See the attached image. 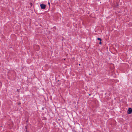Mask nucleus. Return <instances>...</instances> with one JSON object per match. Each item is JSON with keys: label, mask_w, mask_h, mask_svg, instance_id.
Instances as JSON below:
<instances>
[{"label": "nucleus", "mask_w": 132, "mask_h": 132, "mask_svg": "<svg viewBox=\"0 0 132 132\" xmlns=\"http://www.w3.org/2000/svg\"><path fill=\"white\" fill-rule=\"evenodd\" d=\"M97 39L98 40H99L100 41H101V39L100 38H98Z\"/></svg>", "instance_id": "obj_3"}, {"label": "nucleus", "mask_w": 132, "mask_h": 132, "mask_svg": "<svg viewBox=\"0 0 132 132\" xmlns=\"http://www.w3.org/2000/svg\"><path fill=\"white\" fill-rule=\"evenodd\" d=\"M99 44H102V43H101V41L99 43Z\"/></svg>", "instance_id": "obj_4"}, {"label": "nucleus", "mask_w": 132, "mask_h": 132, "mask_svg": "<svg viewBox=\"0 0 132 132\" xmlns=\"http://www.w3.org/2000/svg\"><path fill=\"white\" fill-rule=\"evenodd\" d=\"M40 6L42 9H44L45 8L46 5L43 4H40Z\"/></svg>", "instance_id": "obj_1"}, {"label": "nucleus", "mask_w": 132, "mask_h": 132, "mask_svg": "<svg viewBox=\"0 0 132 132\" xmlns=\"http://www.w3.org/2000/svg\"><path fill=\"white\" fill-rule=\"evenodd\" d=\"M132 112V109L131 108H129L128 111V114H130Z\"/></svg>", "instance_id": "obj_2"}, {"label": "nucleus", "mask_w": 132, "mask_h": 132, "mask_svg": "<svg viewBox=\"0 0 132 132\" xmlns=\"http://www.w3.org/2000/svg\"><path fill=\"white\" fill-rule=\"evenodd\" d=\"M48 4H49H49H50V3H48Z\"/></svg>", "instance_id": "obj_5"}]
</instances>
